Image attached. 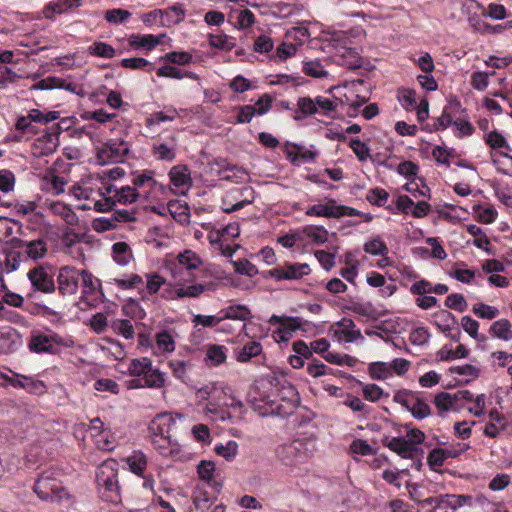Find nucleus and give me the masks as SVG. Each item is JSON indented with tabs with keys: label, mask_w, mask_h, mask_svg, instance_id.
<instances>
[{
	"label": "nucleus",
	"mask_w": 512,
	"mask_h": 512,
	"mask_svg": "<svg viewBox=\"0 0 512 512\" xmlns=\"http://www.w3.org/2000/svg\"><path fill=\"white\" fill-rule=\"evenodd\" d=\"M61 472L49 468L40 473L33 486L34 493L43 501L60 502L69 498L67 489L60 480Z\"/></svg>",
	"instance_id": "obj_1"
},
{
	"label": "nucleus",
	"mask_w": 512,
	"mask_h": 512,
	"mask_svg": "<svg viewBox=\"0 0 512 512\" xmlns=\"http://www.w3.org/2000/svg\"><path fill=\"white\" fill-rule=\"evenodd\" d=\"M115 463H103L98 467L96 479L104 501L118 503L121 501L118 485V472Z\"/></svg>",
	"instance_id": "obj_2"
},
{
	"label": "nucleus",
	"mask_w": 512,
	"mask_h": 512,
	"mask_svg": "<svg viewBox=\"0 0 512 512\" xmlns=\"http://www.w3.org/2000/svg\"><path fill=\"white\" fill-rule=\"evenodd\" d=\"M63 338L54 332L49 334L42 333L40 331H32L27 347L30 352L37 354H56V346H64Z\"/></svg>",
	"instance_id": "obj_3"
},
{
	"label": "nucleus",
	"mask_w": 512,
	"mask_h": 512,
	"mask_svg": "<svg viewBox=\"0 0 512 512\" xmlns=\"http://www.w3.org/2000/svg\"><path fill=\"white\" fill-rule=\"evenodd\" d=\"M305 214L311 217L341 218L344 216L360 215V212L353 207L338 205L335 199L328 198L325 204L310 206Z\"/></svg>",
	"instance_id": "obj_4"
},
{
	"label": "nucleus",
	"mask_w": 512,
	"mask_h": 512,
	"mask_svg": "<svg viewBox=\"0 0 512 512\" xmlns=\"http://www.w3.org/2000/svg\"><path fill=\"white\" fill-rule=\"evenodd\" d=\"M129 152V144L125 140L110 139L97 150V160L100 164L123 162Z\"/></svg>",
	"instance_id": "obj_5"
},
{
	"label": "nucleus",
	"mask_w": 512,
	"mask_h": 512,
	"mask_svg": "<svg viewBox=\"0 0 512 512\" xmlns=\"http://www.w3.org/2000/svg\"><path fill=\"white\" fill-rule=\"evenodd\" d=\"M82 270L73 266H63L57 275V289L62 296L73 295L78 291Z\"/></svg>",
	"instance_id": "obj_6"
},
{
	"label": "nucleus",
	"mask_w": 512,
	"mask_h": 512,
	"mask_svg": "<svg viewBox=\"0 0 512 512\" xmlns=\"http://www.w3.org/2000/svg\"><path fill=\"white\" fill-rule=\"evenodd\" d=\"M255 199V191L252 187H242L229 191L223 199L225 207L223 211L232 213L243 209L251 204Z\"/></svg>",
	"instance_id": "obj_7"
},
{
	"label": "nucleus",
	"mask_w": 512,
	"mask_h": 512,
	"mask_svg": "<svg viewBox=\"0 0 512 512\" xmlns=\"http://www.w3.org/2000/svg\"><path fill=\"white\" fill-rule=\"evenodd\" d=\"M311 273V268L307 263H289L267 271V276L276 281L282 280H300Z\"/></svg>",
	"instance_id": "obj_8"
},
{
	"label": "nucleus",
	"mask_w": 512,
	"mask_h": 512,
	"mask_svg": "<svg viewBox=\"0 0 512 512\" xmlns=\"http://www.w3.org/2000/svg\"><path fill=\"white\" fill-rule=\"evenodd\" d=\"M82 301L89 306L96 307L103 296L101 281L88 270H82Z\"/></svg>",
	"instance_id": "obj_9"
},
{
	"label": "nucleus",
	"mask_w": 512,
	"mask_h": 512,
	"mask_svg": "<svg viewBox=\"0 0 512 512\" xmlns=\"http://www.w3.org/2000/svg\"><path fill=\"white\" fill-rule=\"evenodd\" d=\"M27 277L35 291L50 294L56 290L53 275L50 274L43 265H37L30 269L27 273Z\"/></svg>",
	"instance_id": "obj_10"
},
{
	"label": "nucleus",
	"mask_w": 512,
	"mask_h": 512,
	"mask_svg": "<svg viewBox=\"0 0 512 512\" xmlns=\"http://www.w3.org/2000/svg\"><path fill=\"white\" fill-rule=\"evenodd\" d=\"M472 499L470 495L442 494L430 497L426 499V502L440 512H448V509L455 511L466 504L471 505Z\"/></svg>",
	"instance_id": "obj_11"
},
{
	"label": "nucleus",
	"mask_w": 512,
	"mask_h": 512,
	"mask_svg": "<svg viewBox=\"0 0 512 512\" xmlns=\"http://www.w3.org/2000/svg\"><path fill=\"white\" fill-rule=\"evenodd\" d=\"M15 247L21 249L23 256L38 261L48 253L47 241L43 238L35 240L14 239Z\"/></svg>",
	"instance_id": "obj_12"
},
{
	"label": "nucleus",
	"mask_w": 512,
	"mask_h": 512,
	"mask_svg": "<svg viewBox=\"0 0 512 512\" xmlns=\"http://www.w3.org/2000/svg\"><path fill=\"white\" fill-rule=\"evenodd\" d=\"M60 124L56 125V130L47 132L38 137L32 146V152L36 157H43L53 154L58 147V135L60 133Z\"/></svg>",
	"instance_id": "obj_13"
},
{
	"label": "nucleus",
	"mask_w": 512,
	"mask_h": 512,
	"mask_svg": "<svg viewBox=\"0 0 512 512\" xmlns=\"http://www.w3.org/2000/svg\"><path fill=\"white\" fill-rule=\"evenodd\" d=\"M23 345L21 333L10 326L0 329V355H9L18 351Z\"/></svg>",
	"instance_id": "obj_14"
},
{
	"label": "nucleus",
	"mask_w": 512,
	"mask_h": 512,
	"mask_svg": "<svg viewBox=\"0 0 512 512\" xmlns=\"http://www.w3.org/2000/svg\"><path fill=\"white\" fill-rule=\"evenodd\" d=\"M382 444L388 447L391 451L398 454L400 457L405 459H413L417 452V448L414 447L404 437H388L386 436L382 440Z\"/></svg>",
	"instance_id": "obj_15"
},
{
	"label": "nucleus",
	"mask_w": 512,
	"mask_h": 512,
	"mask_svg": "<svg viewBox=\"0 0 512 512\" xmlns=\"http://www.w3.org/2000/svg\"><path fill=\"white\" fill-rule=\"evenodd\" d=\"M176 422L168 413L158 414L149 424L151 437H171V430Z\"/></svg>",
	"instance_id": "obj_16"
},
{
	"label": "nucleus",
	"mask_w": 512,
	"mask_h": 512,
	"mask_svg": "<svg viewBox=\"0 0 512 512\" xmlns=\"http://www.w3.org/2000/svg\"><path fill=\"white\" fill-rule=\"evenodd\" d=\"M301 447L299 441L282 444L276 449V456L284 465L295 464L301 458Z\"/></svg>",
	"instance_id": "obj_17"
},
{
	"label": "nucleus",
	"mask_w": 512,
	"mask_h": 512,
	"mask_svg": "<svg viewBox=\"0 0 512 512\" xmlns=\"http://www.w3.org/2000/svg\"><path fill=\"white\" fill-rule=\"evenodd\" d=\"M316 108L317 106L315 98H311L310 96L298 97L296 108L294 110V114H292V118L295 121H301L307 117L316 115Z\"/></svg>",
	"instance_id": "obj_18"
},
{
	"label": "nucleus",
	"mask_w": 512,
	"mask_h": 512,
	"mask_svg": "<svg viewBox=\"0 0 512 512\" xmlns=\"http://www.w3.org/2000/svg\"><path fill=\"white\" fill-rule=\"evenodd\" d=\"M13 375L19 379L15 384V388L24 389L34 395H42L47 392V386L43 381L18 373H13Z\"/></svg>",
	"instance_id": "obj_19"
},
{
	"label": "nucleus",
	"mask_w": 512,
	"mask_h": 512,
	"mask_svg": "<svg viewBox=\"0 0 512 512\" xmlns=\"http://www.w3.org/2000/svg\"><path fill=\"white\" fill-rule=\"evenodd\" d=\"M315 102L317 106V114L332 119L335 118V113L337 112L339 105L342 103V101L335 96L328 98L322 95H317L315 97Z\"/></svg>",
	"instance_id": "obj_20"
},
{
	"label": "nucleus",
	"mask_w": 512,
	"mask_h": 512,
	"mask_svg": "<svg viewBox=\"0 0 512 512\" xmlns=\"http://www.w3.org/2000/svg\"><path fill=\"white\" fill-rule=\"evenodd\" d=\"M176 150L177 145L175 143V138L172 137V144L155 142L152 145L151 153L152 156L160 161L172 162L176 158Z\"/></svg>",
	"instance_id": "obj_21"
},
{
	"label": "nucleus",
	"mask_w": 512,
	"mask_h": 512,
	"mask_svg": "<svg viewBox=\"0 0 512 512\" xmlns=\"http://www.w3.org/2000/svg\"><path fill=\"white\" fill-rule=\"evenodd\" d=\"M128 41L130 47L136 50L143 48L150 51L160 44V38L153 34H131Z\"/></svg>",
	"instance_id": "obj_22"
},
{
	"label": "nucleus",
	"mask_w": 512,
	"mask_h": 512,
	"mask_svg": "<svg viewBox=\"0 0 512 512\" xmlns=\"http://www.w3.org/2000/svg\"><path fill=\"white\" fill-rule=\"evenodd\" d=\"M109 283H113L121 290H132L139 289V294L144 298V289H141L140 286L143 285L142 277L138 274H127L121 278H113Z\"/></svg>",
	"instance_id": "obj_23"
},
{
	"label": "nucleus",
	"mask_w": 512,
	"mask_h": 512,
	"mask_svg": "<svg viewBox=\"0 0 512 512\" xmlns=\"http://www.w3.org/2000/svg\"><path fill=\"white\" fill-rule=\"evenodd\" d=\"M228 349L219 344H209L206 349L205 361L209 366H219L227 359Z\"/></svg>",
	"instance_id": "obj_24"
},
{
	"label": "nucleus",
	"mask_w": 512,
	"mask_h": 512,
	"mask_svg": "<svg viewBox=\"0 0 512 512\" xmlns=\"http://www.w3.org/2000/svg\"><path fill=\"white\" fill-rule=\"evenodd\" d=\"M215 464L212 461L202 460L197 466V473L201 480L207 482L216 492H219L222 485L214 480Z\"/></svg>",
	"instance_id": "obj_25"
},
{
	"label": "nucleus",
	"mask_w": 512,
	"mask_h": 512,
	"mask_svg": "<svg viewBox=\"0 0 512 512\" xmlns=\"http://www.w3.org/2000/svg\"><path fill=\"white\" fill-rule=\"evenodd\" d=\"M169 368L172 370L173 376L183 383L189 380L188 371L194 366L191 360L171 359L168 362Z\"/></svg>",
	"instance_id": "obj_26"
},
{
	"label": "nucleus",
	"mask_w": 512,
	"mask_h": 512,
	"mask_svg": "<svg viewBox=\"0 0 512 512\" xmlns=\"http://www.w3.org/2000/svg\"><path fill=\"white\" fill-rule=\"evenodd\" d=\"M169 178L175 187H183L191 183L190 170L186 165H176L170 169Z\"/></svg>",
	"instance_id": "obj_27"
},
{
	"label": "nucleus",
	"mask_w": 512,
	"mask_h": 512,
	"mask_svg": "<svg viewBox=\"0 0 512 512\" xmlns=\"http://www.w3.org/2000/svg\"><path fill=\"white\" fill-rule=\"evenodd\" d=\"M177 262V269H185L187 271L196 270L202 265L201 258L191 250H185L183 253H180L177 257Z\"/></svg>",
	"instance_id": "obj_28"
},
{
	"label": "nucleus",
	"mask_w": 512,
	"mask_h": 512,
	"mask_svg": "<svg viewBox=\"0 0 512 512\" xmlns=\"http://www.w3.org/2000/svg\"><path fill=\"white\" fill-rule=\"evenodd\" d=\"M157 76L166 77V78H174V79H182L189 78L195 81H200L199 75L191 71H183L175 66L165 65L160 67L157 70Z\"/></svg>",
	"instance_id": "obj_29"
},
{
	"label": "nucleus",
	"mask_w": 512,
	"mask_h": 512,
	"mask_svg": "<svg viewBox=\"0 0 512 512\" xmlns=\"http://www.w3.org/2000/svg\"><path fill=\"white\" fill-rule=\"evenodd\" d=\"M489 333L495 338L509 341L512 339V324L507 319H499L492 323Z\"/></svg>",
	"instance_id": "obj_30"
},
{
	"label": "nucleus",
	"mask_w": 512,
	"mask_h": 512,
	"mask_svg": "<svg viewBox=\"0 0 512 512\" xmlns=\"http://www.w3.org/2000/svg\"><path fill=\"white\" fill-rule=\"evenodd\" d=\"M222 321L226 319L246 321L251 318L250 310L244 305H231L220 310Z\"/></svg>",
	"instance_id": "obj_31"
},
{
	"label": "nucleus",
	"mask_w": 512,
	"mask_h": 512,
	"mask_svg": "<svg viewBox=\"0 0 512 512\" xmlns=\"http://www.w3.org/2000/svg\"><path fill=\"white\" fill-rule=\"evenodd\" d=\"M208 39L211 47L222 51H231L236 45L234 37L222 32L218 34H209Z\"/></svg>",
	"instance_id": "obj_32"
},
{
	"label": "nucleus",
	"mask_w": 512,
	"mask_h": 512,
	"mask_svg": "<svg viewBox=\"0 0 512 512\" xmlns=\"http://www.w3.org/2000/svg\"><path fill=\"white\" fill-rule=\"evenodd\" d=\"M261 352V343L258 341H251L246 343L240 350L236 352V360L241 363L248 362L253 357L260 355Z\"/></svg>",
	"instance_id": "obj_33"
},
{
	"label": "nucleus",
	"mask_w": 512,
	"mask_h": 512,
	"mask_svg": "<svg viewBox=\"0 0 512 512\" xmlns=\"http://www.w3.org/2000/svg\"><path fill=\"white\" fill-rule=\"evenodd\" d=\"M51 209L54 214L59 215L68 225H78L79 218L68 205L61 202H55L51 205Z\"/></svg>",
	"instance_id": "obj_34"
},
{
	"label": "nucleus",
	"mask_w": 512,
	"mask_h": 512,
	"mask_svg": "<svg viewBox=\"0 0 512 512\" xmlns=\"http://www.w3.org/2000/svg\"><path fill=\"white\" fill-rule=\"evenodd\" d=\"M113 192V186H108L105 188V192L99 191L98 194L101 196V199L95 200L93 202V209L97 212H108L113 210V207L116 204V201L110 195Z\"/></svg>",
	"instance_id": "obj_35"
},
{
	"label": "nucleus",
	"mask_w": 512,
	"mask_h": 512,
	"mask_svg": "<svg viewBox=\"0 0 512 512\" xmlns=\"http://www.w3.org/2000/svg\"><path fill=\"white\" fill-rule=\"evenodd\" d=\"M417 420H422L431 415L430 406L417 394L407 409Z\"/></svg>",
	"instance_id": "obj_36"
},
{
	"label": "nucleus",
	"mask_w": 512,
	"mask_h": 512,
	"mask_svg": "<svg viewBox=\"0 0 512 512\" xmlns=\"http://www.w3.org/2000/svg\"><path fill=\"white\" fill-rule=\"evenodd\" d=\"M397 99L406 111L415 110L417 107V94L413 89L399 88L397 90Z\"/></svg>",
	"instance_id": "obj_37"
},
{
	"label": "nucleus",
	"mask_w": 512,
	"mask_h": 512,
	"mask_svg": "<svg viewBox=\"0 0 512 512\" xmlns=\"http://www.w3.org/2000/svg\"><path fill=\"white\" fill-rule=\"evenodd\" d=\"M152 361L148 357L132 359L128 365V372L133 377L143 378L150 371Z\"/></svg>",
	"instance_id": "obj_38"
},
{
	"label": "nucleus",
	"mask_w": 512,
	"mask_h": 512,
	"mask_svg": "<svg viewBox=\"0 0 512 512\" xmlns=\"http://www.w3.org/2000/svg\"><path fill=\"white\" fill-rule=\"evenodd\" d=\"M113 258L119 265H127L132 258V251L126 242H116L112 246Z\"/></svg>",
	"instance_id": "obj_39"
},
{
	"label": "nucleus",
	"mask_w": 512,
	"mask_h": 512,
	"mask_svg": "<svg viewBox=\"0 0 512 512\" xmlns=\"http://www.w3.org/2000/svg\"><path fill=\"white\" fill-rule=\"evenodd\" d=\"M113 192H115L113 198H116L115 201L121 203V204H130L137 200L139 197V192L136 190V188L133 186H122L121 188H114Z\"/></svg>",
	"instance_id": "obj_40"
},
{
	"label": "nucleus",
	"mask_w": 512,
	"mask_h": 512,
	"mask_svg": "<svg viewBox=\"0 0 512 512\" xmlns=\"http://www.w3.org/2000/svg\"><path fill=\"white\" fill-rule=\"evenodd\" d=\"M127 463L131 472L138 476H143L147 467V457L141 451H135L127 458Z\"/></svg>",
	"instance_id": "obj_41"
},
{
	"label": "nucleus",
	"mask_w": 512,
	"mask_h": 512,
	"mask_svg": "<svg viewBox=\"0 0 512 512\" xmlns=\"http://www.w3.org/2000/svg\"><path fill=\"white\" fill-rule=\"evenodd\" d=\"M485 144L493 150L505 149L511 151L512 148L506 138L497 130H493L485 135Z\"/></svg>",
	"instance_id": "obj_42"
},
{
	"label": "nucleus",
	"mask_w": 512,
	"mask_h": 512,
	"mask_svg": "<svg viewBox=\"0 0 512 512\" xmlns=\"http://www.w3.org/2000/svg\"><path fill=\"white\" fill-rule=\"evenodd\" d=\"M161 15L165 16L168 25L179 24L185 19L186 11L183 4L177 3L162 10Z\"/></svg>",
	"instance_id": "obj_43"
},
{
	"label": "nucleus",
	"mask_w": 512,
	"mask_h": 512,
	"mask_svg": "<svg viewBox=\"0 0 512 512\" xmlns=\"http://www.w3.org/2000/svg\"><path fill=\"white\" fill-rule=\"evenodd\" d=\"M143 385L147 388L160 389L165 385V375L159 369H154L153 365L150 371L143 376Z\"/></svg>",
	"instance_id": "obj_44"
},
{
	"label": "nucleus",
	"mask_w": 512,
	"mask_h": 512,
	"mask_svg": "<svg viewBox=\"0 0 512 512\" xmlns=\"http://www.w3.org/2000/svg\"><path fill=\"white\" fill-rule=\"evenodd\" d=\"M120 65L123 68L143 70L149 73L152 72L155 68L154 64L141 57L124 58L121 60Z\"/></svg>",
	"instance_id": "obj_45"
},
{
	"label": "nucleus",
	"mask_w": 512,
	"mask_h": 512,
	"mask_svg": "<svg viewBox=\"0 0 512 512\" xmlns=\"http://www.w3.org/2000/svg\"><path fill=\"white\" fill-rule=\"evenodd\" d=\"M111 328L118 335L123 336L127 340H131L135 336L133 324L128 319H115L111 323Z\"/></svg>",
	"instance_id": "obj_46"
},
{
	"label": "nucleus",
	"mask_w": 512,
	"mask_h": 512,
	"mask_svg": "<svg viewBox=\"0 0 512 512\" xmlns=\"http://www.w3.org/2000/svg\"><path fill=\"white\" fill-rule=\"evenodd\" d=\"M157 348L163 353H171L175 349V340L171 333L162 330L155 335Z\"/></svg>",
	"instance_id": "obj_47"
},
{
	"label": "nucleus",
	"mask_w": 512,
	"mask_h": 512,
	"mask_svg": "<svg viewBox=\"0 0 512 512\" xmlns=\"http://www.w3.org/2000/svg\"><path fill=\"white\" fill-rule=\"evenodd\" d=\"M443 112L447 115L451 121H455L456 118L464 117L467 115V110L462 107L461 102L456 97H450L447 104L443 108Z\"/></svg>",
	"instance_id": "obj_48"
},
{
	"label": "nucleus",
	"mask_w": 512,
	"mask_h": 512,
	"mask_svg": "<svg viewBox=\"0 0 512 512\" xmlns=\"http://www.w3.org/2000/svg\"><path fill=\"white\" fill-rule=\"evenodd\" d=\"M303 232L314 244L317 245L324 244L328 240V231L323 226H306Z\"/></svg>",
	"instance_id": "obj_49"
},
{
	"label": "nucleus",
	"mask_w": 512,
	"mask_h": 512,
	"mask_svg": "<svg viewBox=\"0 0 512 512\" xmlns=\"http://www.w3.org/2000/svg\"><path fill=\"white\" fill-rule=\"evenodd\" d=\"M363 250L366 253L375 256H385L389 252L386 243L382 241L379 236L374 237L370 241L365 242L363 245Z\"/></svg>",
	"instance_id": "obj_50"
},
{
	"label": "nucleus",
	"mask_w": 512,
	"mask_h": 512,
	"mask_svg": "<svg viewBox=\"0 0 512 512\" xmlns=\"http://www.w3.org/2000/svg\"><path fill=\"white\" fill-rule=\"evenodd\" d=\"M266 114V109L256 108L252 105H244L238 108L237 123H249L255 115Z\"/></svg>",
	"instance_id": "obj_51"
},
{
	"label": "nucleus",
	"mask_w": 512,
	"mask_h": 512,
	"mask_svg": "<svg viewBox=\"0 0 512 512\" xmlns=\"http://www.w3.org/2000/svg\"><path fill=\"white\" fill-rule=\"evenodd\" d=\"M28 114L30 120L40 124H48L60 118L59 111L43 112L39 109H31Z\"/></svg>",
	"instance_id": "obj_52"
},
{
	"label": "nucleus",
	"mask_w": 512,
	"mask_h": 512,
	"mask_svg": "<svg viewBox=\"0 0 512 512\" xmlns=\"http://www.w3.org/2000/svg\"><path fill=\"white\" fill-rule=\"evenodd\" d=\"M369 375L374 380H385L392 375L390 366L386 362H374L369 365Z\"/></svg>",
	"instance_id": "obj_53"
},
{
	"label": "nucleus",
	"mask_w": 512,
	"mask_h": 512,
	"mask_svg": "<svg viewBox=\"0 0 512 512\" xmlns=\"http://www.w3.org/2000/svg\"><path fill=\"white\" fill-rule=\"evenodd\" d=\"M214 451L227 461H231L238 453V444L233 440L228 441L226 444L219 443L215 445Z\"/></svg>",
	"instance_id": "obj_54"
},
{
	"label": "nucleus",
	"mask_w": 512,
	"mask_h": 512,
	"mask_svg": "<svg viewBox=\"0 0 512 512\" xmlns=\"http://www.w3.org/2000/svg\"><path fill=\"white\" fill-rule=\"evenodd\" d=\"M240 234V229L238 225H228L225 228L215 231L211 233L208 237L211 243H220L226 237H238Z\"/></svg>",
	"instance_id": "obj_55"
},
{
	"label": "nucleus",
	"mask_w": 512,
	"mask_h": 512,
	"mask_svg": "<svg viewBox=\"0 0 512 512\" xmlns=\"http://www.w3.org/2000/svg\"><path fill=\"white\" fill-rule=\"evenodd\" d=\"M154 175H155L154 171L144 170L140 174H134L131 182L136 189L142 188L146 185L149 186V188H153L156 184Z\"/></svg>",
	"instance_id": "obj_56"
},
{
	"label": "nucleus",
	"mask_w": 512,
	"mask_h": 512,
	"mask_svg": "<svg viewBox=\"0 0 512 512\" xmlns=\"http://www.w3.org/2000/svg\"><path fill=\"white\" fill-rule=\"evenodd\" d=\"M214 500H216L215 496L212 497L207 491L197 487L193 497V502L196 509L206 510L212 505Z\"/></svg>",
	"instance_id": "obj_57"
},
{
	"label": "nucleus",
	"mask_w": 512,
	"mask_h": 512,
	"mask_svg": "<svg viewBox=\"0 0 512 512\" xmlns=\"http://www.w3.org/2000/svg\"><path fill=\"white\" fill-rule=\"evenodd\" d=\"M498 154L505 158V161H500L496 158V154L491 153V162L497 167V171L504 175H512V156L507 152H498Z\"/></svg>",
	"instance_id": "obj_58"
},
{
	"label": "nucleus",
	"mask_w": 512,
	"mask_h": 512,
	"mask_svg": "<svg viewBox=\"0 0 512 512\" xmlns=\"http://www.w3.org/2000/svg\"><path fill=\"white\" fill-rule=\"evenodd\" d=\"M178 116V112L175 108H169L167 112L159 111L151 114L147 119V126L159 125L162 122L173 121Z\"/></svg>",
	"instance_id": "obj_59"
},
{
	"label": "nucleus",
	"mask_w": 512,
	"mask_h": 512,
	"mask_svg": "<svg viewBox=\"0 0 512 512\" xmlns=\"http://www.w3.org/2000/svg\"><path fill=\"white\" fill-rule=\"evenodd\" d=\"M89 52L91 55L107 59L113 58L116 53L115 49L105 42H94L89 47Z\"/></svg>",
	"instance_id": "obj_60"
},
{
	"label": "nucleus",
	"mask_w": 512,
	"mask_h": 512,
	"mask_svg": "<svg viewBox=\"0 0 512 512\" xmlns=\"http://www.w3.org/2000/svg\"><path fill=\"white\" fill-rule=\"evenodd\" d=\"M434 404L440 412L449 411L456 407L453 395L448 392H440L435 396Z\"/></svg>",
	"instance_id": "obj_61"
},
{
	"label": "nucleus",
	"mask_w": 512,
	"mask_h": 512,
	"mask_svg": "<svg viewBox=\"0 0 512 512\" xmlns=\"http://www.w3.org/2000/svg\"><path fill=\"white\" fill-rule=\"evenodd\" d=\"M131 17V13L128 10L115 8L105 12L104 19L113 24H120L126 22Z\"/></svg>",
	"instance_id": "obj_62"
},
{
	"label": "nucleus",
	"mask_w": 512,
	"mask_h": 512,
	"mask_svg": "<svg viewBox=\"0 0 512 512\" xmlns=\"http://www.w3.org/2000/svg\"><path fill=\"white\" fill-rule=\"evenodd\" d=\"M153 447L163 456L167 457L173 453V440L171 437H152Z\"/></svg>",
	"instance_id": "obj_63"
},
{
	"label": "nucleus",
	"mask_w": 512,
	"mask_h": 512,
	"mask_svg": "<svg viewBox=\"0 0 512 512\" xmlns=\"http://www.w3.org/2000/svg\"><path fill=\"white\" fill-rule=\"evenodd\" d=\"M472 311L477 317L481 319L492 320L499 315V310L496 307L484 303H478L474 305Z\"/></svg>",
	"instance_id": "obj_64"
}]
</instances>
